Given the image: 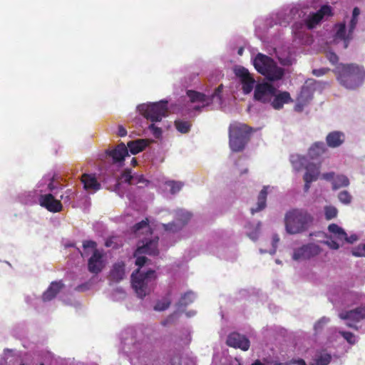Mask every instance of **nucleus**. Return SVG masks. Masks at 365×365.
Here are the masks:
<instances>
[{
    "mask_svg": "<svg viewBox=\"0 0 365 365\" xmlns=\"http://www.w3.org/2000/svg\"><path fill=\"white\" fill-rule=\"evenodd\" d=\"M313 8L321 5L320 9L316 12H311L307 17L304 9L297 4L284 5L277 11L270 14L266 19V26L269 28L274 25L287 27L292 21H297L292 26V33L294 41L303 43L305 36V28L312 29L333 15L332 9L327 3L334 4L336 0H307Z\"/></svg>",
    "mask_w": 365,
    "mask_h": 365,
    "instance_id": "nucleus-1",
    "label": "nucleus"
},
{
    "mask_svg": "<svg viewBox=\"0 0 365 365\" xmlns=\"http://www.w3.org/2000/svg\"><path fill=\"white\" fill-rule=\"evenodd\" d=\"M222 86H218L210 96H206L200 92L188 90L186 96H182L180 101V109L184 115L194 117L201 112L203 108L208 106L212 102L222 103L221 93Z\"/></svg>",
    "mask_w": 365,
    "mask_h": 365,
    "instance_id": "nucleus-2",
    "label": "nucleus"
},
{
    "mask_svg": "<svg viewBox=\"0 0 365 365\" xmlns=\"http://www.w3.org/2000/svg\"><path fill=\"white\" fill-rule=\"evenodd\" d=\"M136 253L134 252V257H136L135 264L138 267V269L132 273L131 283L138 297L143 299L153 289L156 279V274L151 269L140 271V269L148 262V259L144 256L137 257Z\"/></svg>",
    "mask_w": 365,
    "mask_h": 365,
    "instance_id": "nucleus-3",
    "label": "nucleus"
},
{
    "mask_svg": "<svg viewBox=\"0 0 365 365\" xmlns=\"http://www.w3.org/2000/svg\"><path fill=\"white\" fill-rule=\"evenodd\" d=\"M254 97L263 103H270L277 110L281 109L284 103L292 101L290 94L287 91H279L267 82L255 86Z\"/></svg>",
    "mask_w": 365,
    "mask_h": 365,
    "instance_id": "nucleus-4",
    "label": "nucleus"
},
{
    "mask_svg": "<svg viewBox=\"0 0 365 365\" xmlns=\"http://www.w3.org/2000/svg\"><path fill=\"white\" fill-rule=\"evenodd\" d=\"M313 222V215L303 208L292 209L284 215L285 230L289 235H297L307 231Z\"/></svg>",
    "mask_w": 365,
    "mask_h": 365,
    "instance_id": "nucleus-5",
    "label": "nucleus"
},
{
    "mask_svg": "<svg viewBox=\"0 0 365 365\" xmlns=\"http://www.w3.org/2000/svg\"><path fill=\"white\" fill-rule=\"evenodd\" d=\"M360 9L354 7L351 16H346L342 22L336 24L333 29L332 39L331 43L341 44L343 49H346L352 38V34L358 24Z\"/></svg>",
    "mask_w": 365,
    "mask_h": 365,
    "instance_id": "nucleus-6",
    "label": "nucleus"
},
{
    "mask_svg": "<svg viewBox=\"0 0 365 365\" xmlns=\"http://www.w3.org/2000/svg\"><path fill=\"white\" fill-rule=\"evenodd\" d=\"M334 71L340 84L347 89H356L365 79V70L356 64H339Z\"/></svg>",
    "mask_w": 365,
    "mask_h": 365,
    "instance_id": "nucleus-7",
    "label": "nucleus"
},
{
    "mask_svg": "<svg viewBox=\"0 0 365 365\" xmlns=\"http://www.w3.org/2000/svg\"><path fill=\"white\" fill-rule=\"evenodd\" d=\"M253 65L256 70L270 81H276L282 78L284 71L278 66L270 57L258 53L253 59Z\"/></svg>",
    "mask_w": 365,
    "mask_h": 365,
    "instance_id": "nucleus-8",
    "label": "nucleus"
},
{
    "mask_svg": "<svg viewBox=\"0 0 365 365\" xmlns=\"http://www.w3.org/2000/svg\"><path fill=\"white\" fill-rule=\"evenodd\" d=\"M253 65L256 70L270 81H276L282 78L284 71L278 66L270 57L258 53L253 59Z\"/></svg>",
    "mask_w": 365,
    "mask_h": 365,
    "instance_id": "nucleus-9",
    "label": "nucleus"
},
{
    "mask_svg": "<svg viewBox=\"0 0 365 365\" xmlns=\"http://www.w3.org/2000/svg\"><path fill=\"white\" fill-rule=\"evenodd\" d=\"M133 231L138 236L144 235V237L138 242L135 251H157L158 237L153 235L150 232L147 220L135 224L133 227Z\"/></svg>",
    "mask_w": 365,
    "mask_h": 365,
    "instance_id": "nucleus-10",
    "label": "nucleus"
},
{
    "mask_svg": "<svg viewBox=\"0 0 365 365\" xmlns=\"http://www.w3.org/2000/svg\"><path fill=\"white\" fill-rule=\"evenodd\" d=\"M250 128L245 124L233 123L229 128L230 146L232 151L242 150L249 140Z\"/></svg>",
    "mask_w": 365,
    "mask_h": 365,
    "instance_id": "nucleus-11",
    "label": "nucleus"
},
{
    "mask_svg": "<svg viewBox=\"0 0 365 365\" xmlns=\"http://www.w3.org/2000/svg\"><path fill=\"white\" fill-rule=\"evenodd\" d=\"M148 144L147 140L138 139L128 143V147L123 143H120L112 150H107L106 153L110 156L114 163H122L126 156H128V150L133 155L141 152Z\"/></svg>",
    "mask_w": 365,
    "mask_h": 365,
    "instance_id": "nucleus-12",
    "label": "nucleus"
},
{
    "mask_svg": "<svg viewBox=\"0 0 365 365\" xmlns=\"http://www.w3.org/2000/svg\"><path fill=\"white\" fill-rule=\"evenodd\" d=\"M328 230L331 233V236L326 241V244L332 250H338L345 243L353 244L359 240L356 234L349 237L344 230L336 224L329 225Z\"/></svg>",
    "mask_w": 365,
    "mask_h": 365,
    "instance_id": "nucleus-13",
    "label": "nucleus"
},
{
    "mask_svg": "<svg viewBox=\"0 0 365 365\" xmlns=\"http://www.w3.org/2000/svg\"><path fill=\"white\" fill-rule=\"evenodd\" d=\"M168 101H160L157 103H143L138 106L139 113L146 119L152 122L160 121L165 116L168 107Z\"/></svg>",
    "mask_w": 365,
    "mask_h": 365,
    "instance_id": "nucleus-14",
    "label": "nucleus"
},
{
    "mask_svg": "<svg viewBox=\"0 0 365 365\" xmlns=\"http://www.w3.org/2000/svg\"><path fill=\"white\" fill-rule=\"evenodd\" d=\"M339 317L340 319L347 321L346 325L348 327L356 329L355 324L365 319V305L352 310L341 312L339 314Z\"/></svg>",
    "mask_w": 365,
    "mask_h": 365,
    "instance_id": "nucleus-15",
    "label": "nucleus"
},
{
    "mask_svg": "<svg viewBox=\"0 0 365 365\" xmlns=\"http://www.w3.org/2000/svg\"><path fill=\"white\" fill-rule=\"evenodd\" d=\"M148 181L141 175L136 173H132L129 169L125 170L118 180V182L115 186V191L120 195V188L123 183H128V185H138V184H146Z\"/></svg>",
    "mask_w": 365,
    "mask_h": 365,
    "instance_id": "nucleus-16",
    "label": "nucleus"
},
{
    "mask_svg": "<svg viewBox=\"0 0 365 365\" xmlns=\"http://www.w3.org/2000/svg\"><path fill=\"white\" fill-rule=\"evenodd\" d=\"M107 263L106 257L103 252H93L88 260V269L94 274L102 272Z\"/></svg>",
    "mask_w": 365,
    "mask_h": 365,
    "instance_id": "nucleus-17",
    "label": "nucleus"
},
{
    "mask_svg": "<svg viewBox=\"0 0 365 365\" xmlns=\"http://www.w3.org/2000/svg\"><path fill=\"white\" fill-rule=\"evenodd\" d=\"M227 346L242 351H247L250 346V341L247 336L238 332L230 333L226 341Z\"/></svg>",
    "mask_w": 365,
    "mask_h": 365,
    "instance_id": "nucleus-18",
    "label": "nucleus"
},
{
    "mask_svg": "<svg viewBox=\"0 0 365 365\" xmlns=\"http://www.w3.org/2000/svg\"><path fill=\"white\" fill-rule=\"evenodd\" d=\"M235 73L240 79L244 93H250L257 85L255 80L250 75L248 70L243 67L237 68Z\"/></svg>",
    "mask_w": 365,
    "mask_h": 365,
    "instance_id": "nucleus-19",
    "label": "nucleus"
},
{
    "mask_svg": "<svg viewBox=\"0 0 365 365\" xmlns=\"http://www.w3.org/2000/svg\"><path fill=\"white\" fill-rule=\"evenodd\" d=\"M269 188V186H264L259 192L256 205L250 208V212L252 215H255V213L265 209L267 206V190Z\"/></svg>",
    "mask_w": 365,
    "mask_h": 365,
    "instance_id": "nucleus-20",
    "label": "nucleus"
},
{
    "mask_svg": "<svg viewBox=\"0 0 365 365\" xmlns=\"http://www.w3.org/2000/svg\"><path fill=\"white\" fill-rule=\"evenodd\" d=\"M81 181L84 189L88 192H95L101 188V184L97 181L94 175L84 174Z\"/></svg>",
    "mask_w": 365,
    "mask_h": 365,
    "instance_id": "nucleus-21",
    "label": "nucleus"
},
{
    "mask_svg": "<svg viewBox=\"0 0 365 365\" xmlns=\"http://www.w3.org/2000/svg\"><path fill=\"white\" fill-rule=\"evenodd\" d=\"M345 140V135L341 131H332L326 138L327 144L330 148H338Z\"/></svg>",
    "mask_w": 365,
    "mask_h": 365,
    "instance_id": "nucleus-22",
    "label": "nucleus"
},
{
    "mask_svg": "<svg viewBox=\"0 0 365 365\" xmlns=\"http://www.w3.org/2000/svg\"><path fill=\"white\" fill-rule=\"evenodd\" d=\"M305 169L306 172L304 175V181L314 182L318 179L320 175L319 165L312 163H309L306 165Z\"/></svg>",
    "mask_w": 365,
    "mask_h": 365,
    "instance_id": "nucleus-23",
    "label": "nucleus"
},
{
    "mask_svg": "<svg viewBox=\"0 0 365 365\" xmlns=\"http://www.w3.org/2000/svg\"><path fill=\"white\" fill-rule=\"evenodd\" d=\"M125 276V264L123 262H118L113 264L110 272V279L114 282H119Z\"/></svg>",
    "mask_w": 365,
    "mask_h": 365,
    "instance_id": "nucleus-24",
    "label": "nucleus"
},
{
    "mask_svg": "<svg viewBox=\"0 0 365 365\" xmlns=\"http://www.w3.org/2000/svg\"><path fill=\"white\" fill-rule=\"evenodd\" d=\"M262 227V222H257L256 224H253L251 222L247 223L246 225V234L247 237L253 241H255L258 239Z\"/></svg>",
    "mask_w": 365,
    "mask_h": 365,
    "instance_id": "nucleus-25",
    "label": "nucleus"
},
{
    "mask_svg": "<svg viewBox=\"0 0 365 365\" xmlns=\"http://www.w3.org/2000/svg\"><path fill=\"white\" fill-rule=\"evenodd\" d=\"M290 162L293 168L297 170H301L305 168L306 165L309 163L305 156L299 154H292L290 155Z\"/></svg>",
    "mask_w": 365,
    "mask_h": 365,
    "instance_id": "nucleus-26",
    "label": "nucleus"
},
{
    "mask_svg": "<svg viewBox=\"0 0 365 365\" xmlns=\"http://www.w3.org/2000/svg\"><path fill=\"white\" fill-rule=\"evenodd\" d=\"M56 196L53 195V194H47V210L57 212L62 210L63 205L61 200L56 199Z\"/></svg>",
    "mask_w": 365,
    "mask_h": 365,
    "instance_id": "nucleus-27",
    "label": "nucleus"
},
{
    "mask_svg": "<svg viewBox=\"0 0 365 365\" xmlns=\"http://www.w3.org/2000/svg\"><path fill=\"white\" fill-rule=\"evenodd\" d=\"M58 179L59 177L56 174H53L49 179V183L47 185V190L51 192L49 194L58 195L59 191L62 190L63 185L61 184Z\"/></svg>",
    "mask_w": 365,
    "mask_h": 365,
    "instance_id": "nucleus-28",
    "label": "nucleus"
},
{
    "mask_svg": "<svg viewBox=\"0 0 365 365\" xmlns=\"http://www.w3.org/2000/svg\"><path fill=\"white\" fill-rule=\"evenodd\" d=\"M326 150V145L323 142H316L309 149V156L314 159L322 155Z\"/></svg>",
    "mask_w": 365,
    "mask_h": 365,
    "instance_id": "nucleus-29",
    "label": "nucleus"
},
{
    "mask_svg": "<svg viewBox=\"0 0 365 365\" xmlns=\"http://www.w3.org/2000/svg\"><path fill=\"white\" fill-rule=\"evenodd\" d=\"M63 287L61 281L51 282L47 289V300L53 299Z\"/></svg>",
    "mask_w": 365,
    "mask_h": 365,
    "instance_id": "nucleus-30",
    "label": "nucleus"
},
{
    "mask_svg": "<svg viewBox=\"0 0 365 365\" xmlns=\"http://www.w3.org/2000/svg\"><path fill=\"white\" fill-rule=\"evenodd\" d=\"M276 56L281 64L284 66L291 65L293 62V57L289 51L282 52L281 51H275Z\"/></svg>",
    "mask_w": 365,
    "mask_h": 365,
    "instance_id": "nucleus-31",
    "label": "nucleus"
},
{
    "mask_svg": "<svg viewBox=\"0 0 365 365\" xmlns=\"http://www.w3.org/2000/svg\"><path fill=\"white\" fill-rule=\"evenodd\" d=\"M331 360V354L328 353H323L319 355H317L314 359H313L312 361L310 363V365H328Z\"/></svg>",
    "mask_w": 365,
    "mask_h": 365,
    "instance_id": "nucleus-32",
    "label": "nucleus"
},
{
    "mask_svg": "<svg viewBox=\"0 0 365 365\" xmlns=\"http://www.w3.org/2000/svg\"><path fill=\"white\" fill-rule=\"evenodd\" d=\"M195 296L194 292L189 291L185 293L180 299L177 304L178 307H185L192 304L195 300Z\"/></svg>",
    "mask_w": 365,
    "mask_h": 365,
    "instance_id": "nucleus-33",
    "label": "nucleus"
},
{
    "mask_svg": "<svg viewBox=\"0 0 365 365\" xmlns=\"http://www.w3.org/2000/svg\"><path fill=\"white\" fill-rule=\"evenodd\" d=\"M166 188H169L170 192L172 195H175L180 191L184 186V182L175 180H167L165 182Z\"/></svg>",
    "mask_w": 365,
    "mask_h": 365,
    "instance_id": "nucleus-34",
    "label": "nucleus"
},
{
    "mask_svg": "<svg viewBox=\"0 0 365 365\" xmlns=\"http://www.w3.org/2000/svg\"><path fill=\"white\" fill-rule=\"evenodd\" d=\"M191 218V214L185 210H178L175 212V220L179 224H183V227Z\"/></svg>",
    "mask_w": 365,
    "mask_h": 365,
    "instance_id": "nucleus-35",
    "label": "nucleus"
},
{
    "mask_svg": "<svg viewBox=\"0 0 365 365\" xmlns=\"http://www.w3.org/2000/svg\"><path fill=\"white\" fill-rule=\"evenodd\" d=\"M164 230L167 234H174L183 228V224H179L176 220L168 224H162Z\"/></svg>",
    "mask_w": 365,
    "mask_h": 365,
    "instance_id": "nucleus-36",
    "label": "nucleus"
},
{
    "mask_svg": "<svg viewBox=\"0 0 365 365\" xmlns=\"http://www.w3.org/2000/svg\"><path fill=\"white\" fill-rule=\"evenodd\" d=\"M349 185V180L348 178L344 175H337L332 182V186L334 190H337L342 187H346Z\"/></svg>",
    "mask_w": 365,
    "mask_h": 365,
    "instance_id": "nucleus-37",
    "label": "nucleus"
},
{
    "mask_svg": "<svg viewBox=\"0 0 365 365\" xmlns=\"http://www.w3.org/2000/svg\"><path fill=\"white\" fill-rule=\"evenodd\" d=\"M123 244L122 238L118 236H113L106 240L105 245L108 248L113 250L119 249Z\"/></svg>",
    "mask_w": 365,
    "mask_h": 365,
    "instance_id": "nucleus-38",
    "label": "nucleus"
},
{
    "mask_svg": "<svg viewBox=\"0 0 365 365\" xmlns=\"http://www.w3.org/2000/svg\"><path fill=\"white\" fill-rule=\"evenodd\" d=\"M305 95L308 96L309 97H310L309 91V89H308L307 87H303L302 89L301 94H300V96H299V98L297 99L298 103H297V104L295 106V110H297V111H302V110L303 107L306 104V101H303V97Z\"/></svg>",
    "mask_w": 365,
    "mask_h": 365,
    "instance_id": "nucleus-39",
    "label": "nucleus"
},
{
    "mask_svg": "<svg viewBox=\"0 0 365 365\" xmlns=\"http://www.w3.org/2000/svg\"><path fill=\"white\" fill-rule=\"evenodd\" d=\"M176 129L181 133H187L190 130V123L188 121L182 120H176L175 121Z\"/></svg>",
    "mask_w": 365,
    "mask_h": 365,
    "instance_id": "nucleus-40",
    "label": "nucleus"
},
{
    "mask_svg": "<svg viewBox=\"0 0 365 365\" xmlns=\"http://www.w3.org/2000/svg\"><path fill=\"white\" fill-rule=\"evenodd\" d=\"M324 214L327 220H331L336 217L337 210L333 206H326L324 207Z\"/></svg>",
    "mask_w": 365,
    "mask_h": 365,
    "instance_id": "nucleus-41",
    "label": "nucleus"
},
{
    "mask_svg": "<svg viewBox=\"0 0 365 365\" xmlns=\"http://www.w3.org/2000/svg\"><path fill=\"white\" fill-rule=\"evenodd\" d=\"M318 252H293L292 259L294 260H302L314 257V254Z\"/></svg>",
    "mask_w": 365,
    "mask_h": 365,
    "instance_id": "nucleus-42",
    "label": "nucleus"
},
{
    "mask_svg": "<svg viewBox=\"0 0 365 365\" xmlns=\"http://www.w3.org/2000/svg\"><path fill=\"white\" fill-rule=\"evenodd\" d=\"M339 334L341 335L346 341L350 344H354L356 341L355 335L350 331H339Z\"/></svg>",
    "mask_w": 365,
    "mask_h": 365,
    "instance_id": "nucleus-43",
    "label": "nucleus"
},
{
    "mask_svg": "<svg viewBox=\"0 0 365 365\" xmlns=\"http://www.w3.org/2000/svg\"><path fill=\"white\" fill-rule=\"evenodd\" d=\"M170 305V301L168 299H165L162 301H158L155 304L154 307V309L156 311H164L167 309Z\"/></svg>",
    "mask_w": 365,
    "mask_h": 365,
    "instance_id": "nucleus-44",
    "label": "nucleus"
},
{
    "mask_svg": "<svg viewBox=\"0 0 365 365\" xmlns=\"http://www.w3.org/2000/svg\"><path fill=\"white\" fill-rule=\"evenodd\" d=\"M339 200L344 204H349L351 202V196L347 191H341L339 193Z\"/></svg>",
    "mask_w": 365,
    "mask_h": 365,
    "instance_id": "nucleus-45",
    "label": "nucleus"
},
{
    "mask_svg": "<svg viewBox=\"0 0 365 365\" xmlns=\"http://www.w3.org/2000/svg\"><path fill=\"white\" fill-rule=\"evenodd\" d=\"M84 250L91 249L92 251H98L97 250V243L93 240H85L83 242Z\"/></svg>",
    "mask_w": 365,
    "mask_h": 365,
    "instance_id": "nucleus-46",
    "label": "nucleus"
},
{
    "mask_svg": "<svg viewBox=\"0 0 365 365\" xmlns=\"http://www.w3.org/2000/svg\"><path fill=\"white\" fill-rule=\"evenodd\" d=\"M329 322V319L327 317H322L318 320L314 324V329L316 331L322 329L323 327Z\"/></svg>",
    "mask_w": 365,
    "mask_h": 365,
    "instance_id": "nucleus-47",
    "label": "nucleus"
},
{
    "mask_svg": "<svg viewBox=\"0 0 365 365\" xmlns=\"http://www.w3.org/2000/svg\"><path fill=\"white\" fill-rule=\"evenodd\" d=\"M149 130L153 133V135L158 138L162 134V130L160 128L155 125V124L152 123L148 126Z\"/></svg>",
    "mask_w": 365,
    "mask_h": 365,
    "instance_id": "nucleus-48",
    "label": "nucleus"
},
{
    "mask_svg": "<svg viewBox=\"0 0 365 365\" xmlns=\"http://www.w3.org/2000/svg\"><path fill=\"white\" fill-rule=\"evenodd\" d=\"M327 58H328V60L332 63V64H335L337 63L339 58H338V56H336V53H334V52H328L327 53Z\"/></svg>",
    "mask_w": 365,
    "mask_h": 365,
    "instance_id": "nucleus-49",
    "label": "nucleus"
},
{
    "mask_svg": "<svg viewBox=\"0 0 365 365\" xmlns=\"http://www.w3.org/2000/svg\"><path fill=\"white\" fill-rule=\"evenodd\" d=\"M329 71V68H321L318 69H314L312 71V73L316 76H321L326 74Z\"/></svg>",
    "mask_w": 365,
    "mask_h": 365,
    "instance_id": "nucleus-50",
    "label": "nucleus"
},
{
    "mask_svg": "<svg viewBox=\"0 0 365 365\" xmlns=\"http://www.w3.org/2000/svg\"><path fill=\"white\" fill-rule=\"evenodd\" d=\"M175 320V314L170 315L166 319L161 322L163 326H167L169 324H172Z\"/></svg>",
    "mask_w": 365,
    "mask_h": 365,
    "instance_id": "nucleus-51",
    "label": "nucleus"
},
{
    "mask_svg": "<svg viewBox=\"0 0 365 365\" xmlns=\"http://www.w3.org/2000/svg\"><path fill=\"white\" fill-rule=\"evenodd\" d=\"M334 172L326 173L322 174V178L324 180H326L328 181L331 180H334Z\"/></svg>",
    "mask_w": 365,
    "mask_h": 365,
    "instance_id": "nucleus-52",
    "label": "nucleus"
},
{
    "mask_svg": "<svg viewBox=\"0 0 365 365\" xmlns=\"http://www.w3.org/2000/svg\"><path fill=\"white\" fill-rule=\"evenodd\" d=\"M292 364L307 365L305 361L302 359H292L289 362V365H292Z\"/></svg>",
    "mask_w": 365,
    "mask_h": 365,
    "instance_id": "nucleus-53",
    "label": "nucleus"
},
{
    "mask_svg": "<svg viewBox=\"0 0 365 365\" xmlns=\"http://www.w3.org/2000/svg\"><path fill=\"white\" fill-rule=\"evenodd\" d=\"M118 135L120 137H123L127 135V131L123 125L118 126Z\"/></svg>",
    "mask_w": 365,
    "mask_h": 365,
    "instance_id": "nucleus-54",
    "label": "nucleus"
},
{
    "mask_svg": "<svg viewBox=\"0 0 365 365\" xmlns=\"http://www.w3.org/2000/svg\"><path fill=\"white\" fill-rule=\"evenodd\" d=\"M279 242V237L277 235H273L272 236V246L274 249L277 248V244Z\"/></svg>",
    "mask_w": 365,
    "mask_h": 365,
    "instance_id": "nucleus-55",
    "label": "nucleus"
},
{
    "mask_svg": "<svg viewBox=\"0 0 365 365\" xmlns=\"http://www.w3.org/2000/svg\"><path fill=\"white\" fill-rule=\"evenodd\" d=\"M39 204L41 206L46 207V195H40Z\"/></svg>",
    "mask_w": 365,
    "mask_h": 365,
    "instance_id": "nucleus-56",
    "label": "nucleus"
},
{
    "mask_svg": "<svg viewBox=\"0 0 365 365\" xmlns=\"http://www.w3.org/2000/svg\"><path fill=\"white\" fill-rule=\"evenodd\" d=\"M64 247H65V249L76 248L78 250V251H80L79 247H77L76 245V243H74V242L66 243V244H65Z\"/></svg>",
    "mask_w": 365,
    "mask_h": 365,
    "instance_id": "nucleus-57",
    "label": "nucleus"
},
{
    "mask_svg": "<svg viewBox=\"0 0 365 365\" xmlns=\"http://www.w3.org/2000/svg\"><path fill=\"white\" fill-rule=\"evenodd\" d=\"M351 253L355 257H365V252H351Z\"/></svg>",
    "mask_w": 365,
    "mask_h": 365,
    "instance_id": "nucleus-58",
    "label": "nucleus"
},
{
    "mask_svg": "<svg viewBox=\"0 0 365 365\" xmlns=\"http://www.w3.org/2000/svg\"><path fill=\"white\" fill-rule=\"evenodd\" d=\"M312 182H307V181H305V185H304V192H307L310 187V183Z\"/></svg>",
    "mask_w": 365,
    "mask_h": 365,
    "instance_id": "nucleus-59",
    "label": "nucleus"
},
{
    "mask_svg": "<svg viewBox=\"0 0 365 365\" xmlns=\"http://www.w3.org/2000/svg\"><path fill=\"white\" fill-rule=\"evenodd\" d=\"M358 251H365V242L358 246Z\"/></svg>",
    "mask_w": 365,
    "mask_h": 365,
    "instance_id": "nucleus-60",
    "label": "nucleus"
},
{
    "mask_svg": "<svg viewBox=\"0 0 365 365\" xmlns=\"http://www.w3.org/2000/svg\"><path fill=\"white\" fill-rule=\"evenodd\" d=\"M243 51H244L243 48H242V47H240V48H239V49H238V51H237V53H238L240 56H242V53H243Z\"/></svg>",
    "mask_w": 365,
    "mask_h": 365,
    "instance_id": "nucleus-61",
    "label": "nucleus"
},
{
    "mask_svg": "<svg viewBox=\"0 0 365 365\" xmlns=\"http://www.w3.org/2000/svg\"><path fill=\"white\" fill-rule=\"evenodd\" d=\"M83 287H84V285H83V284H82V285H79V286H78L77 289H78V291H83V290H84V288H83Z\"/></svg>",
    "mask_w": 365,
    "mask_h": 365,
    "instance_id": "nucleus-62",
    "label": "nucleus"
},
{
    "mask_svg": "<svg viewBox=\"0 0 365 365\" xmlns=\"http://www.w3.org/2000/svg\"><path fill=\"white\" fill-rule=\"evenodd\" d=\"M274 365H289V363L287 364V363H280V362H278V363H275Z\"/></svg>",
    "mask_w": 365,
    "mask_h": 365,
    "instance_id": "nucleus-63",
    "label": "nucleus"
},
{
    "mask_svg": "<svg viewBox=\"0 0 365 365\" xmlns=\"http://www.w3.org/2000/svg\"><path fill=\"white\" fill-rule=\"evenodd\" d=\"M136 163H137L136 159L135 158H133L132 159V164L135 165Z\"/></svg>",
    "mask_w": 365,
    "mask_h": 365,
    "instance_id": "nucleus-64",
    "label": "nucleus"
}]
</instances>
